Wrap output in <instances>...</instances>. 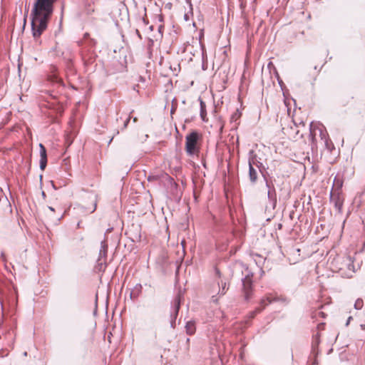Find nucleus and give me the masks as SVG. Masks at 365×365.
I'll list each match as a JSON object with an SVG mask.
<instances>
[{"label": "nucleus", "mask_w": 365, "mask_h": 365, "mask_svg": "<svg viewBox=\"0 0 365 365\" xmlns=\"http://www.w3.org/2000/svg\"><path fill=\"white\" fill-rule=\"evenodd\" d=\"M56 0H35L31 12V31L35 39L39 38L47 29L48 23L53 12Z\"/></svg>", "instance_id": "obj_1"}, {"label": "nucleus", "mask_w": 365, "mask_h": 365, "mask_svg": "<svg viewBox=\"0 0 365 365\" xmlns=\"http://www.w3.org/2000/svg\"><path fill=\"white\" fill-rule=\"evenodd\" d=\"M235 269L242 272L244 276L242 278V292L245 299L248 301L252 295V277L253 274L248 269V267L242 262L235 264Z\"/></svg>", "instance_id": "obj_2"}, {"label": "nucleus", "mask_w": 365, "mask_h": 365, "mask_svg": "<svg viewBox=\"0 0 365 365\" xmlns=\"http://www.w3.org/2000/svg\"><path fill=\"white\" fill-rule=\"evenodd\" d=\"M200 135L197 131H192L185 137V150L188 155L192 156L199 152L197 142Z\"/></svg>", "instance_id": "obj_3"}, {"label": "nucleus", "mask_w": 365, "mask_h": 365, "mask_svg": "<svg viewBox=\"0 0 365 365\" xmlns=\"http://www.w3.org/2000/svg\"><path fill=\"white\" fill-rule=\"evenodd\" d=\"M182 299V295L180 292L175 297L174 300L172 303L171 311H170V327L172 328L175 327V322L178 312L180 308L181 301Z\"/></svg>", "instance_id": "obj_4"}, {"label": "nucleus", "mask_w": 365, "mask_h": 365, "mask_svg": "<svg viewBox=\"0 0 365 365\" xmlns=\"http://www.w3.org/2000/svg\"><path fill=\"white\" fill-rule=\"evenodd\" d=\"M318 130L319 132V136L322 140L326 139L329 135L328 133L324 128V126L321 124L318 123L316 125H314V123L312 122L310 123L309 127V137L312 140V143H314L316 140V130Z\"/></svg>", "instance_id": "obj_5"}, {"label": "nucleus", "mask_w": 365, "mask_h": 365, "mask_svg": "<svg viewBox=\"0 0 365 365\" xmlns=\"http://www.w3.org/2000/svg\"><path fill=\"white\" fill-rule=\"evenodd\" d=\"M250 158L248 160V165H249V178L252 184H255L257 178H258V173L257 170L254 168L253 165L255 163V158L256 155H254V151L251 150L249 153Z\"/></svg>", "instance_id": "obj_6"}, {"label": "nucleus", "mask_w": 365, "mask_h": 365, "mask_svg": "<svg viewBox=\"0 0 365 365\" xmlns=\"http://www.w3.org/2000/svg\"><path fill=\"white\" fill-rule=\"evenodd\" d=\"M262 175L267 188V198L271 202L272 207L274 208L277 204V194L274 185L271 180H269L266 178L264 175L262 174Z\"/></svg>", "instance_id": "obj_7"}, {"label": "nucleus", "mask_w": 365, "mask_h": 365, "mask_svg": "<svg viewBox=\"0 0 365 365\" xmlns=\"http://www.w3.org/2000/svg\"><path fill=\"white\" fill-rule=\"evenodd\" d=\"M215 272L217 277V284L220 287L218 294L224 295L229 289L228 279L222 276L220 271L217 267L215 269Z\"/></svg>", "instance_id": "obj_8"}, {"label": "nucleus", "mask_w": 365, "mask_h": 365, "mask_svg": "<svg viewBox=\"0 0 365 365\" xmlns=\"http://www.w3.org/2000/svg\"><path fill=\"white\" fill-rule=\"evenodd\" d=\"M330 202L334 204V206L335 209L338 211V212L341 213L344 198L339 192L333 193L332 192H331Z\"/></svg>", "instance_id": "obj_9"}, {"label": "nucleus", "mask_w": 365, "mask_h": 365, "mask_svg": "<svg viewBox=\"0 0 365 365\" xmlns=\"http://www.w3.org/2000/svg\"><path fill=\"white\" fill-rule=\"evenodd\" d=\"M278 298H272L270 297H267L266 298H263L260 301V307L256 308L255 312L252 313V317H254L255 314L257 313H259L262 310H263L266 306L272 303V302L278 301Z\"/></svg>", "instance_id": "obj_10"}, {"label": "nucleus", "mask_w": 365, "mask_h": 365, "mask_svg": "<svg viewBox=\"0 0 365 365\" xmlns=\"http://www.w3.org/2000/svg\"><path fill=\"white\" fill-rule=\"evenodd\" d=\"M320 343V339H319V333H317L313 336L312 339V354L317 357V356L319 354V344Z\"/></svg>", "instance_id": "obj_11"}, {"label": "nucleus", "mask_w": 365, "mask_h": 365, "mask_svg": "<svg viewBox=\"0 0 365 365\" xmlns=\"http://www.w3.org/2000/svg\"><path fill=\"white\" fill-rule=\"evenodd\" d=\"M142 292V285L140 284H136L133 289L130 291V297L134 300L138 297Z\"/></svg>", "instance_id": "obj_12"}, {"label": "nucleus", "mask_w": 365, "mask_h": 365, "mask_svg": "<svg viewBox=\"0 0 365 365\" xmlns=\"http://www.w3.org/2000/svg\"><path fill=\"white\" fill-rule=\"evenodd\" d=\"M185 330L187 334H194L196 330L195 322L194 321H188L185 325Z\"/></svg>", "instance_id": "obj_13"}, {"label": "nucleus", "mask_w": 365, "mask_h": 365, "mask_svg": "<svg viewBox=\"0 0 365 365\" xmlns=\"http://www.w3.org/2000/svg\"><path fill=\"white\" fill-rule=\"evenodd\" d=\"M108 245L105 240L102 241L101 243V249L99 251V257L98 261H101V258L106 257L107 254Z\"/></svg>", "instance_id": "obj_14"}, {"label": "nucleus", "mask_w": 365, "mask_h": 365, "mask_svg": "<svg viewBox=\"0 0 365 365\" xmlns=\"http://www.w3.org/2000/svg\"><path fill=\"white\" fill-rule=\"evenodd\" d=\"M323 141L324 143L325 148L328 150L331 151L334 148V144L329 139V136L326 139L323 140Z\"/></svg>", "instance_id": "obj_15"}, {"label": "nucleus", "mask_w": 365, "mask_h": 365, "mask_svg": "<svg viewBox=\"0 0 365 365\" xmlns=\"http://www.w3.org/2000/svg\"><path fill=\"white\" fill-rule=\"evenodd\" d=\"M200 100V116L202 119H204V115L206 114V106L205 102L201 99Z\"/></svg>", "instance_id": "obj_16"}, {"label": "nucleus", "mask_w": 365, "mask_h": 365, "mask_svg": "<svg viewBox=\"0 0 365 365\" xmlns=\"http://www.w3.org/2000/svg\"><path fill=\"white\" fill-rule=\"evenodd\" d=\"M39 148H40V158H47L46 149L42 143L39 144Z\"/></svg>", "instance_id": "obj_17"}, {"label": "nucleus", "mask_w": 365, "mask_h": 365, "mask_svg": "<svg viewBox=\"0 0 365 365\" xmlns=\"http://www.w3.org/2000/svg\"><path fill=\"white\" fill-rule=\"evenodd\" d=\"M47 165V158H40L39 167L41 170H44Z\"/></svg>", "instance_id": "obj_18"}, {"label": "nucleus", "mask_w": 365, "mask_h": 365, "mask_svg": "<svg viewBox=\"0 0 365 365\" xmlns=\"http://www.w3.org/2000/svg\"><path fill=\"white\" fill-rule=\"evenodd\" d=\"M96 207H97L96 196H94L93 206H92L91 208H88L87 212H89V213H92V212H93L96 210Z\"/></svg>", "instance_id": "obj_19"}, {"label": "nucleus", "mask_w": 365, "mask_h": 365, "mask_svg": "<svg viewBox=\"0 0 365 365\" xmlns=\"http://www.w3.org/2000/svg\"><path fill=\"white\" fill-rule=\"evenodd\" d=\"M363 307V300L358 299L354 303V308L356 309H361Z\"/></svg>", "instance_id": "obj_20"}, {"label": "nucleus", "mask_w": 365, "mask_h": 365, "mask_svg": "<svg viewBox=\"0 0 365 365\" xmlns=\"http://www.w3.org/2000/svg\"><path fill=\"white\" fill-rule=\"evenodd\" d=\"M346 261L347 263L346 264V265L347 266L348 269L351 270L352 272H354V266L352 264L350 257H347Z\"/></svg>", "instance_id": "obj_21"}, {"label": "nucleus", "mask_w": 365, "mask_h": 365, "mask_svg": "<svg viewBox=\"0 0 365 365\" xmlns=\"http://www.w3.org/2000/svg\"><path fill=\"white\" fill-rule=\"evenodd\" d=\"M130 120V117H128V118L126 119V120L125 121L124 125H123V128H127L128 124V123H129Z\"/></svg>", "instance_id": "obj_22"}, {"label": "nucleus", "mask_w": 365, "mask_h": 365, "mask_svg": "<svg viewBox=\"0 0 365 365\" xmlns=\"http://www.w3.org/2000/svg\"><path fill=\"white\" fill-rule=\"evenodd\" d=\"M135 33H136L137 36L141 39L142 38L141 34L138 29H136Z\"/></svg>", "instance_id": "obj_23"}, {"label": "nucleus", "mask_w": 365, "mask_h": 365, "mask_svg": "<svg viewBox=\"0 0 365 365\" xmlns=\"http://www.w3.org/2000/svg\"><path fill=\"white\" fill-rule=\"evenodd\" d=\"M239 116H240V114H239L237 112H236L234 115H232V118H238Z\"/></svg>", "instance_id": "obj_24"}, {"label": "nucleus", "mask_w": 365, "mask_h": 365, "mask_svg": "<svg viewBox=\"0 0 365 365\" xmlns=\"http://www.w3.org/2000/svg\"><path fill=\"white\" fill-rule=\"evenodd\" d=\"M352 319V317H349L346 321V326H348L350 321Z\"/></svg>", "instance_id": "obj_25"}, {"label": "nucleus", "mask_w": 365, "mask_h": 365, "mask_svg": "<svg viewBox=\"0 0 365 365\" xmlns=\"http://www.w3.org/2000/svg\"><path fill=\"white\" fill-rule=\"evenodd\" d=\"M56 83L59 84V85H61L62 84V82L61 80H58V79H56Z\"/></svg>", "instance_id": "obj_26"}, {"label": "nucleus", "mask_w": 365, "mask_h": 365, "mask_svg": "<svg viewBox=\"0 0 365 365\" xmlns=\"http://www.w3.org/2000/svg\"><path fill=\"white\" fill-rule=\"evenodd\" d=\"M48 209L51 211H54V209L52 207H48Z\"/></svg>", "instance_id": "obj_27"}, {"label": "nucleus", "mask_w": 365, "mask_h": 365, "mask_svg": "<svg viewBox=\"0 0 365 365\" xmlns=\"http://www.w3.org/2000/svg\"><path fill=\"white\" fill-rule=\"evenodd\" d=\"M136 121H137V118H136V117H135V118H133V122H136Z\"/></svg>", "instance_id": "obj_28"}, {"label": "nucleus", "mask_w": 365, "mask_h": 365, "mask_svg": "<svg viewBox=\"0 0 365 365\" xmlns=\"http://www.w3.org/2000/svg\"><path fill=\"white\" fill-rule=\"evenodd\" d=\"M1 257H2V258H4V252H1Z\"/></svg>", "instance_id": "obj_29"}, {"label": "nucleus", "mask_w": 365, "mask_h": 365, "mask_svg": "<svg viewBox=\"0 0 365 365\" xmlns=\"http://www.w3.org/2000/svg\"><path fill=\"white\" fill-rule=\"evenodd\" d=\"M42 196L45 197L46 196V194L44 192H42Z\"/></svg>", "instance_id": "obj_30"}, {"label": "nucleus", "mask_w": 365, "mask_h": 365, "mask_svg": "<svg viewBox=\"0 0 365 365\" xmlns=\"http://www.w3.org/2000/svg\"><path fill=\"white\" fill-rule=\"evenodd\" d=\"M143 21L145 24H147L145 19H143Z\"/></svg>", "instance_id": "obj_31"}, {"label": "nucleus", "mask_w": 365, "mask_h": 365, "mask_svg": "<svg viewBox=\"0 0 365 365\" xmlns=\"http://www.w3.org/2000/svg\"><path fill=\"white\" fill-rule=\"evenodd\" d=\"M50 96H53V98H55V96H53V94H52V93H50Z\"/></svg>", "instance_id": "obj_32"}, {"label": "nucleus", "mask_w": 365, "mask_h": 365, "mask_svg": "<svg viewBox=\"0 0 365 365\" xmlns=\"http://www.w3.org/2000/svg\"><path fill=\"white\" fill-rule=\"evenodd\" d=\"M50 96H53V98H55V96H53V94H52V93H50Z\"/></svg>", "instance_id": "obj_33"}, {"label": "nucleus", "mask_w": 365, "mask_h": 365, "mask_svg": "<svg viewBox=\"0 0 365 365\" xmlns=\"http://www.w3.org/2000/svg\"><path fill=\"white\" fill-rule=\"evenodd\" d=\"M50 96H53V98H55V96H53V94H52V93H50Z\"/></svg>", "instance_id": "obj_34"}, {"label": "nucleus", "mask_w": 365, "mask_h": 365, "mask_svg": "<svg viewBox=\"0 0 365 365\" xmlns=\"http://www.w3.org/2000/svg\"><path fill=\"white\" fill-rule=\"evenodd\" d=\"M150 29L151 30H153V26H151L150 27Z\"/></svg>", "instance_id": "obj_35"}, {"label": "nucleus", "mask_w": 365, "mask_h": 365, "mask_svg": "<svg viewBox=\"0 0 365 365\" xmlns=\"http://www.w3.org/2000/svg\"><path fill=\"white\" fill-rule=\"evenodd\" d=\"M270 65H272V62L269 63L268 66H269Z\"/></svg>", "instance_id": "obj_36"}, {"label": "nucleus", "mask_w": 365, "mask_h": 365, "mask_svg": "<svg viewBox=\"0 0 365 365\" xmlns=\"http://www.w3.org/2000/svg\"><path fill=\"white\" fill-rule=\"evenodd\" d=\"M150 178H151V177H148V180H149V181H150Z\"/></svg>", "instance_id": "obj_37"}, {"label": "nucleus", "mask_w": 365, "mask_h": 365, "mask_svg": "<svg viewBox=\"0 0 365 365\" xmlns=\"http://www.w3.org/2000/svg\"><path fill=\"white\" fill-rule=\"evenodd\" d=\"M189 341H190V339H189V338H187V342H189Z\"/></svg>", "instance_id": "obj_38"}]
</instances>
